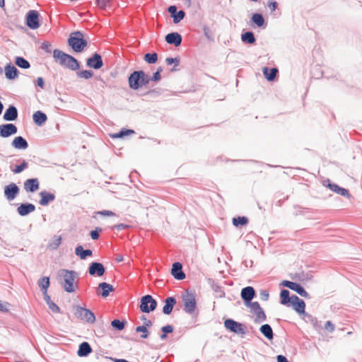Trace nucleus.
<instances>
[{"label":"nucleus","instance_id":"2","mask_svg":"<svg viewBox=\"0 0 362 362\" xmlns=\"http://www.w3.org/2000/svg\"><path fill=\"white\" fill-rule=\"evenodd\" d=\"M78 274L73 270L65 269H60L58 272V276L61 279V284L64 291L67 293H73L77 287V284H74Z\"/></svg>","mask_w":362,"mask_h":362},{"label":"nucleus","instance_id":"43","mask_svg":"<svg viewBox=\"0 0 362 362\" xmlns=\"http://www.w3.org/2000/svg\"><path fill=\"white\" fill-rule=\"evenodd\" d=\"M297 293H298L300 296L304 297L305 298H310V296L309 293L305 290V288L298 283L296 284L293 290Z\"/></svg>","mask_w":362,"mask_h":362},{"label":"nucleus","instance_id":"59","mask_svg":"<svg viewBox=\"0 0 362 362\" xmlns=\"http://www.w3.org/2000/svg\"><path fill=\"white\" fill-rule=\"evenodd\" d=\"M129 227H130V226H129L127 224L119 223V224H117V225L113 226L112 228L113 229H116L118 231H120V230H123L127 229Z\"/></svg>","mask_w":362,"mask_h":362},{"label":"nucleus","instance_id":"54","mask_svg":"<svg viewBox=\"0 0 362 362\" xmlns=\"http://www.w3.org/2000/svg\"><path fill=\"white\" fill-rule=\"evenodd\" d=\"M163 71L162 67H158L157 71L153 73V76L151 77V81H158L160 79V72Z\"/></svg>","mask_w":362,"mask_h":362},{"label":"nucleus","instance_id":"45","mask_svg":"<svg viewBox=\"0 0 362 362\" xmlns=\"http://www.w3.org/2000/svg\"><path fill=\"white\" fill-rule=\"evenodd\" d=\"M126 323L125 320L120 321L119 320L115 319L111 322V325L115 329L121 331L124 328Z\"/></svg>","mask_w":362,"mask_h":362},{"label":"nucleus","instance_id":"30","mask_svg":"<svg viewBox=\"0 0 362 362\" xmlns=\"http://www.w3.org/2000/svg\"><path fill=\"white\" fill-rule=\"evenodd\" d=\"M91 352H92V348H91L90 345L88 342L83 341L79 345V348L77 351V354L79 356L83 357V356H87Z\"/></svg>","mask_w":362,"mask_h":362},{"label":"nucleus","instance_id":"32","mask_svg":"<svg viewBox=\"0 0 362 362\" xmlns=\"http://www.w3.org/2000/svg\"><path fill=\"white\" fill-rule=\"evenodd\" d=\"M263 74L265 77V78L268 81H272L276 78L277 74H278V69L276 68H268L264 67L263 69Z\"/></svg>","mask_w":362,"mask_h":362},{"label":"nucleus","instance_id":"62","mask_svg":"<svg viewBox=\"0 0 362 362\" xmlns=\"http://www.w3.org/2000/svg\"><path fill=\"white\" fill-rule=\"evenodd\" d=\"M173 327L172 325H166V326H164L161 328V330L163 332H164L165 334H170V333H172L173 332Z\"/></svg>","mask_w":362,"mask_h":362},{"label":"nucleus","instance_id":"20","mask_svg":"<svg viewBox=\"0 0 362 362\" xmlns=\"http://www.w3.org/2000/svg\"><path fill=\"white\" fill-rule=\"evenodd\" d=\"M171 274L177 280H182L185 278V274L182 270V265L180 262H176L173 264Z\"/></svg>","mask_w":362,"mask_h":362},{"label":"nucleus","instance_id":"56","mask_svg":"<svg viewBox=\"0 0 362 362\" xmlns=\"http://www.w3.org/2000/svg\"><path fill=\"white\" fill-rule=\"evenodd\" d=\"M165 62L168 65H171L173 64H175V66H178L180 64V59L178 57H175V58L168 57L165 59Z\"/></svg>","mask_w":362,"mask_h":362},{"label":"nucleus","instance_id":"25","mask_svg":"<svg viewBox=\"0 0 362 362\" xmlns=\"http://www.w3.org/2000/svg\"><path fill=\"white\" fill-rule=\"evenodd\" d=\"M176 299L175 297L170 296L165 299V305L163 308V313L165 315H170L176 304Z\"/></svg>","mask_w":362,"mask_h":362},{"label":"nucleus","instance_id":"34","mask_svg":"<svg viewBox=\"0 0 362 362\" xmlns=\"http://www.w3.org/2000/svg\"><path fill=\"white\" fill-rule=\"evenodd\" d=\"M49 284V278L47 276H43L37 281V285L40 287L43 294L47 293V288Z\"/></svg>","mask_w":362,"mask_h":362},{"label":"nucleus","instance_id":"17","mask_svg":"<svg viewBox=\"0 0 362 362\" xmlns=\"http://www.w3.org/2000/svg\"><path fill=\"white\" fill-rule=\"evenodd\" d=\"M168 11L170 14V16L173 18V23L177 24L180 23L185 17V12L183 10L177 11L176 6H170L168 8Z\"/></svg>","mask_w":362,"mask_h":362},{"label":"nucleus","instance_id":"41","mask_svg":"<svg viewBox=\"0 0 362 362\" xmlns=\"http://www.w3.org/2000/svg\"><path fill=\"white\" fill-rule=\"evenodd\" d=\"M290 292L286 289L281 290L280 293L281 303L282 305H287L291 301V296H289Z\"/></svg>","mask_w":362,"mask_h":362},{"label":"nucleus","instance_id":"3","mask_svg":"<svg viewBox=\"0 0 362 362\" xmlns=\"http://www.w3.org/2000/svg\"><path fill=\"white\" fill-rule=\"evenodd\" d=\"M68 45L75 52H82L88 45V40L84 38V35L81 31L72 32L67 40Z\"/></svg>","mask_w":362,"mask_h":362},{"label":"nucleus","instance_id":"19","mask_svg":"<svg viewBox=\"0 0 362 362\" xmlns=\"http://www.w3.org/2000/svg\"><path fill=\"white\" fill-rule=\"evenodd\" d=\"M165 40L167 43L173 45L175 47H178L182 43V37L180 33L177 32H173L167 34L165 37Z\"/></svg>","mask_w":362,"mask_h":362},{"label":"nucleus","instance_id":"13","mask_svg":"<svg viewBox=\"0 0 362 362\" xmlns=\"http://www.w3.org/2000/svg\"><path fill=\"white\" fill-rule=\"evenodd\" d=\"M17 132L18 129L14 124L7 123L0 125V136L3 138L16 134Z\"/></svg>","mask_w":362,"mask_h":362},{"label":"nucleus","instance_id":"29","mask_svg":"<svg viewBox=\"0 0 362 362\" xmlns=\"http://www.w3.org/2000/svg\"><path fill=\"white\" fill-rule=\"evenodd\" d=\"M98 289H101L102 292L100 293H98V294L100 295L103 298L107 297L110 293L114 291L113 286L106 282L100 283L98 285Z\"/></svg>","mask_w":362,"mask_h":362},{"label":"nucleus","instance_id":"53","mask_svg":"<svg viewBox=\"0 0 362 362\" xmlns=\"http://www.w3.org/2000/svg\"><path fill=\"white\" fill-rule=\"evenodd\" d=\"M51 47H52L51 43L47 41L43 42L40 46V48L42 50H44L45 52H46L47 53H51V52H52Z\"/></svg>","mask_w":362,"mask_h":362},{"label":"nucleus","instance_id":"57","mask_svg":"<svg viewBox=\"0 0 362 362\" xmlns=\"http://www.w3.org/2000/svg\"><path fill=\"white\" fill-rule=\"evenodd\" d=\"M296 282H293L287 280H284L281 282V285L287 287L291 290H293L294 287L296 286Z\"/></svg>","mask_w":362,"mask_h":362},{"label":"nucleus","instance_id":"50","mask_svg":"<svg viewBox=\"0 0 362 362\" xmlns=\"http://www.w3.org/2000/svg\"><path fill=\"white\" fill-rule=\"evenodd\" d=\"M27 167H28V163L25 160H23L21 165H16L15 168L13 169L12 171L15 174H18V173H21Z\"/></svg>","mask_w":362,"mask_h":362},{"label":"nucleus","instance_id":"22","mask_svg":"<svg viewBox=\"0 0 362 362\" xmlns=\"http://www.w3.org/2000/svg\"><path fill=\"white\" fill-rule=\"evenodd\" d=\"M18 110L17 108L11 105L5 111L4 114V119L6 121H15L18 118Z\"/></svg>","mask_w":362,"mask_h":362},{"label":"nucleus","instance_id":"9","mask_svg":"<svg viewBox=\"0 0 362 362\" xmlns=\"http://www.w3.org/2000/svg\"><path fill=\"white\" fill-rule=\"evenodd\" d=\"M225 327L229 331L238 334H245L244 325L232 319H227L224 321Z\"/></svg>","mask_w":362,"mask_h":362},{"label":"nucleus","instance_id":"48","mask_svg":"<svg viewBox=\"0 0 362 362\" xmlns=\"http://www.w3.org/2000/svg\"><path fill=\"white\" fill-rule=\"evenodd\" d=\"M93 76V72L91 70H83L77 72V76L85 79L90 78Z\"/></svg>","mask_w":362,"mask_h":362},{"label":"nucleus","instance_id":"24","mask_svg":"<svg viewBox=\"0 0 362 362\" xmlns=\"http://www.w3.org/2000/svg\"><path fill=\"white\" fill-rule=\"evenodd\" d=\"M40 196L41 199L39 201V204L42 206H47L55 199V195L47 191L40 192Z\"/></svg>","mask_w":362,"mask_h":362},{"label":"nucleus","instance_id":"16","mask_svg":"<svg viewBox=\"0 0 362 362\" xmlns=\"http://www.w3.org/2000/svg\"><path fill=\"white\" fill-rule=\"evenodd\" d=\"M293 308L298 313L305 315V303L303 300L299 298L297 296L293 295L291 296V301L290 303Z\"/></svg>","mask_w":362,"mask_h":362},{"label":"nucleus","instance_id":"23","mask_svg":"<svg viewBox=\"0 0 362 362\" xmlns=\"http://www.w3.org/2000/svg\"><path fill=\"white\" fill-rule=\"evenodd\" d=\"M40 187V183L37 178H30L24 182V189L28 192H34Z\"/></svg>","mask_w":362,"mask_h":362},{"label":"nucleus","instance_id":"21","mask_svg":"<svg viewBox=\"0 0 362 362\" xmlns=\"http://www.w3.org/2000/svg\"><path fill=\"white\" fill-rule=\"evenodd\" d=\"M35 210V206L31 203H23L17 208L18 214L21 216H25Z\"/></svg>","mask_w":362,"mask_h":362},{"label":"nucleus","instance_id":"42","mask_svg":"<svg viewBox=\"0 0 362 362\" xmlns=\"http://www.w3.org/2000/svg\"><path fill=\"white\" fill-rule=\"evenodd\" d=\"M248 223V218L246 216H238L233 218V224L235 227L243 226Z\"/></svg>","mask_w":362,"mask_h":362},{"label":"nucleus","instance_id":"47","mask_svg":"<svg viewBox=\"0 0 362 362\" xmlns=\"http://www.w3.org/2000/svg\"><path fill=\"white\" fill-rule=\"evenodd\" d=\"M95 4L100 9L105 10L112 6V0H95Z\"/></svg>","mask_w":362,"mask_h":362},{"label":"nucleus","instance_id":"55","mask_svg":"<svg viewBox=\"0 0 362 362\" xmlns=\"http://www.w3.org/2000/svg\"><path fill=\"white\" fill-rule=\"evenodd\" d=\"M11 306V304L7 302H2L0 300V311L3 313H8L9 312V307Z\"/></svg>","mask_w":362,"mask_h":362},{"label":"nucleus","instance_id":"44","mask_svg":"<svg viewBox=\"0 0 362 362\" xmlns=\"http://www.w3.org/2000/svg\"><path fill=\"white\" fill-rule=\"evenodd\" d=\"M134 134V131L132 129H122L118 133L111 135L112 138H123L125 136Z\"/></svg>","mask_w":362,"mask_h":362},{"label":"nucleus","instance_id":"37","mask_svg":"<svg viewBox=\"0 0 362 362\" xmlns=\"http://www.w3.org/2000/svg\"><path fill=\"white\" fill-rule=\"evenodd\" d=\"M44 298H45L47 304L48 305L49 308L53 313H58L60 312L59 307L57 305H56L54 302L52 301L50 296L47 293L44 294Z\"/></svg>","mask_w":362,"mask_h":362},{"label":"nucleus","instance_id":"4","mask_svg":"<svg viewBox=\"0 0 362 362\" xmlns=\"http://www.w3.org/2000/svg\"><path fill=\"white\" fill-rule=\"evenodd\" d=\"M184 310L188 314H192L197 308L195 294L193 291L187 290L182 295Z\"/></svg>","mask_w":362,"mask_h":362},{"label":"nucleus","instance_id":"11","mask_svg":"<svg viewBox=\"0 0 362 362\" xmlns=\"http://www.w3.org/2000/svg\"><path fill=\"white\" fill-rule=\"evenodd\" d=\"M250 308H251V312L255 315V323L259 324L266 320V314L263 309L260 307V305L258 302H253L252 305H251Z\"/></svg>","mask_w":362,"mask_h":362},{"label":"nucleus","instance_id":"10","mask_svg":"<svg viewBox=\"0 0 362 362\" xmlns=\"http://www.w3.org/2000/svg\"><path fill=\"white\" fill-rule=\"evenodd\" d=\"M255 290L252 286H246L243 288L240 293L241 298L247 307L252 305L253 302H252V300L255 298Z\"/></svg>","mask_w":362,"mask_h":362},{"label":"nucleus","instance_id":"38","mask_svg":"<svg viewBox=\"0 0 362 362\" xmlns=\"http://www.w3.org/2000/svg\"><path fill=\"white\" fill-rule=\"evenodd\" d=\"M305 317L307 318L308 321L310 322L313 327L318 330L322 328L321 322H319L317 319V317L313 316L312 315H310L308 313H305Z\"/></svg>","mask_w":362,"mask_h":362},{"label":"nucleus","instance_id":"1","mask_svg":"<svg viewBox=\"0 0 362 362\" xmlns=\"http://www.w3.org/2000/svg\"><path fill=\"white\" fill-rule=\"evenodd\" d=\"M54 61L62 66L71 71H77L80 69V62L73 56L55 49L53 51Z\"/></svg>","mask_w":362,"mask_h":362},{"label":"nucleus","instance_id":"14","mask_svg":"<svg viewBox=\"0 0 362 362\" xmlns=\"http://www.w3.org/2000/svg\"><path fill=\"white\" fill-rule=\"evenodd\" d=\"M19 187L13 182L4 187V196L8 201L13 200L19 194Z\"/></svg>","mask_w":362,"mask_h":362},{"label":"nucleus","instance_id":"8","mask_svg":"<svg viewBox=\"0 0 362 362\" xmlns=\"http://www.w3.org/2000/svg\"><path fill=\"white\" fill-rule=\"evenodd\" d=\"M26 25L32 30L40 27L39 13L35 10H30L26 14Z\"/></svg>","mask_w":362,"mask_h":362},{"label":"nucleus","instance_id":"60","mask_svg":"<svg viewBox=\"0 0 362 362\" xmlns=\"http://www.w3.org/2000/svg\"><path fill=\"white\" fill-rule=\"evenodd\" d=\"M325 329L329 332H332L335 329V326L331 321H327L325 325Z\"/></svg>","mask_w":362,"mask_h":362},{"label":"nucleus","instance_id":"39","mask_svg":"<svg viewBox=\"0 0 362 362\" xmlns=\"http://www.w3.org/2000/svg\"><path fill=\"white\" fill-rule=\"evenodd\" d=\"M251 21L257 27L260 28L264 25V18L261 13H254L252 16Z\"/></svg>","mask_w":362,"mask_h":362},{"label":"nucleus","instance_id":"12","mask_svg":"<svg viewBox=\"0 0 362 362\" xmlns=\"http://www.w3.org/2000/svg\"><path fill=\"white\" fill-rule=\"evenodd\" d=\"M86 65L95 69H100L103 66L101 55L97 52L94 53L92 57L87 59Z\"/></svg>","mask_w":362,"mask_h":362},{"label":"nucleus","instance_id":"6","mask_svg":"<svg viewBox=\"0 0 362 362\" xmlns=\"http://www.w3.org/2000/svg\"><path fill=\"white\" fill-rule=\"evenodd\" d=\"M157 301L151 296L146 295L141 298L139 308L142 313H149L156 310Z\"/></svg>","mask_w":362,"mask_h":362},{"label":"nucleus","instance_id":"27","mask_svg":"<svg viewBox=\"0 0 362 362\" xmlns=\"http://www.w3.org/2000/svg\"><path fill=\"white\" fill-rule=\"evenodd\" d=\"M33 119L35 124L42 126L47 120V117L45 113L37 110L33 114Z\"/></svg>","mask_w":362,"mask_h":362},{"label":"nucleus","instance_id":"49","mask_svg":"<svg viewBox=\"0 0 362 362\" xmlns=\"http://www.w3.org/2000/svg\"><path fill=\"white\" fill-rule=\"evenodd\" d=\"M136 332L142 333V334L141 335V337L142 339H147L148 337L149 332H148L147 328L146 327V326L141 325V326L136 327Z\"/></svg>","mask_w":362,"mask_h":362},{"label":"nucleus","instance_id":"46","mask_svg":"<svg viewBox=\"0 0 362 362\" xmlns=\"http://www.w3.org/2000/svg\"><path fill=\"white\" fill-rule=\"evenodd\" d=\"M144 59L148 64H155L158 60V54L156 52L146 53Z\"/></svg>","mask_w":362,"mask_h":362},{"label":"nucleus","instance_id":"40","mask_svg":"<svg viewBox=\"0 0 362 362\" xmlns=\"http://www.w3.org/2000/svg\"><path fill=\"white\" fill-rule=\"evenodd\" d=\"M15 64L20 68L29 69L30 67V62L23 57H16Z\"/></svg>","mask_w":362,"mask_h":362},{"label":"nucleus","instance_id":"35","mask_svg":"<svg viewBox=\"0 0 362 362\" xmlns=\"http://www.w3.org/2000/svg\"><path fill=\"white\" fill-rule=\"evenodd\" d=\"M241 40L247 44H254L256 41L254 33L252 31H247L241 35Z\"/></svg>","mask_w":362,"mask_h":362},{"label":"nucleus","instance_id":"7","mask_svg":"<svg viewBox=\"0 0 362 362\" xmlns=\"http://www.w3.org/2000/svg\"><path fill=\"white\" fill-rule=\"evenodd\" d=\"M144 76V71H134L128 78L129 86L133 90H138L142 87L141 77Z\"/></svg>","mask_w":362,"mask_h":362},{"label":"nucleus","instance_id":"5","mask_svg":"<svg viewBox=\"0 0 362 362\" xmlns=\"http://www.w3.org/2000/svg\"><path fill=\"white\" fill-rule=\"evenodd\" d=\"M74 315L76 318L86 321L88 323L93 324L95 321L94 313L90 310L83 308L80 305L74 306Z\"/></svg>","mask_w":362,"mask_h":362},{"label":"nucleus","instance_id":"64","mask_svg":"<svg viewBox=\"0 0 362 362\" xmlns=\"http://www.w3.org/2000/svg\"><path fill=\"white\" fill-rule=\"evenodd\" d=\"M203 31H204V34L205 37L207 39L211 40V32L209 27L204 26L203 28Z\"/></svg>","mask_w":362,"mask_h":362},{"label":"nucleus","instance_id":"28","mask_svg":"<svg viewBox=\"0 0 362 362\" xmlns=\"http://www.w3.org/2000/svg\"><path fill=\"white\" fill-rule=\"evenodd\" d=\"M12 146L16 149H26L28 144L23 136H18L13 140Z\"/></svg>","mask_w":362,"mask_h":362},{"label":"nucleus","instance_id":"52","mask_svg":"<svg viewBox=\"0 0 362 362\" xmlns=\"http://www.w3.org/2000/svg\"><path fill=\"white\" fill-rule=\"evenodd\" d=\"M212 288L214 292L218 293V297L223 298L225 296V292L223 291L222 287L218 284L213 285Z\"/></svg>","mask_w":362,"mask_h":362},{"label":"nucleus","instance_id":"15","mask_svg":"<svg viewBox=\"0 0 362 362\" xmlns=\"http://www.w3.org/2000/svg\"><path fill=\"white\" fill-rule=\"evenodd\" d=\"M105 272V268L102 263L93 262L90 264L88 273L91 276H102Z\"/></svg>","mask_w":362,"mask_h":362},{"label":"nucleus","instance_id":"51","mask_svg":"<svg viewBox=\"0 0 362 362\" xmlns=\"http://www.w3.org/2000/svg\"><path fill=\"white\" fill-rule=\"evenodd\" d=\"M103 229L100 227H96L95 230H93L90 233V235L91 238L94 240H98L100 235L99 233L102 232Z\"/></svg>","mask_w":362,"mask_h":362},{"label":"nucleus","instance_id":"33","mask_svg":"<svg viewBox=\"0 0 362 362\" xmlns=\"http://www.w3.org/2000/svg\"><path fill=\"white\" fill-rule=\"evenodd\" d=\"M259 331L267 339H273L274 332L272 327L269 324L262 325L259 328Z\"/></svg>","mask_w":362,"mask_h":362},{"label":"nucleus","instance_id":"61","mask_svg":"<svg viewBox=\"0 0 362 362\" xmlns=\"http://www.w3.org/2000/svg\"><path fill=\"white\" fill-rule=\"evenodd\" d=\"M260 298L264 301H267L269 297V292L266 290H262L260 292Z\"/></svg>","mask_w":362,"mask_h":362},{"label":"nucleus","instance_id":"18","mask_svg":"<svg viewBox=\"0 0 362 362\" xmlns=\"http://www.w3.org/2000/svg\"><path fill=\"white\" fill-rule=\"evenodd\" d=\"M324 186L328 187L332 191L336 192L338 194H340L343 197H349L350 194L349 190L339 187V185L331 183L329 180H324L323 182Z\"/></svg>","mask_w":362,"mask_h":362},{"label":"nucleus","instance_id":"58","mask_svg":"<svg viewBox=\"0 0 362 362\" xmlns=\"http://www.w3.org/2000/svg\"><path fill=\"white\" fill-rule=\"evenodd\" d=\"M95 214L101 215V216H115V214L113 211H109V210L98 211H96Z\"/></svg>","mask_w":362,"mask_h":362},{"label":"nucleus","instance_id":"63","mask_svg":"<svg viewBox=\"0 0 362 362\" xmlns=\"http://www.w3.org/2000/svg\"><path fill=\"white\" fill-rule=\"evenodd\" d=\"M141 81L142 85L144 86L148 85L150 81H151V77L148 75H147V74H146L144 73V76H143L141 77Z\"/></svg>","mask_w":362,"mask_h":362},{"label":"nucleus","instance_id":"26","mask_svg":"<svg viewBox=\"0 0 362 362\" xmlns=\"http://www.w3.org/2000/svg\"><path fill=\"white\" fill-rule=\"evenodd\" d=\"M18 73L19 71L17 68L11 63L8 64L5 66V75L6 77L9 80L16 78L18 76Z\"/></svg>","mask_w":362,"mask_h":362},{"label":"nucleus","instance_id":"36","mask_svg":"<svg viewBox=\"0 0 362 362\" xmlns=\"http://www.w3.org/2000/svg\"><path fill=\"white\" fill-rule=\"evenodd\" d=\"M62 243V237L60 235H54L49 240L47 247L49 250H54L58 248Z\"/></svg>","mask_w":362,"mask_h":362},{"label":"nucleus","instance_id":"31","mask_svg":"<svg viewBox=\"0 0 362 362\" xmlns=\"http://www.w3.org/2000/svg\"><path fill=\"white\" fill-rule=\"evenodd\" d=\"M75 254L81 259H86L88 257L92 256L93 251L90 249L84 250L82 245H78L75 249Z\"/></svg>","mask_w":362,"mask_h":362}]
</instances>
